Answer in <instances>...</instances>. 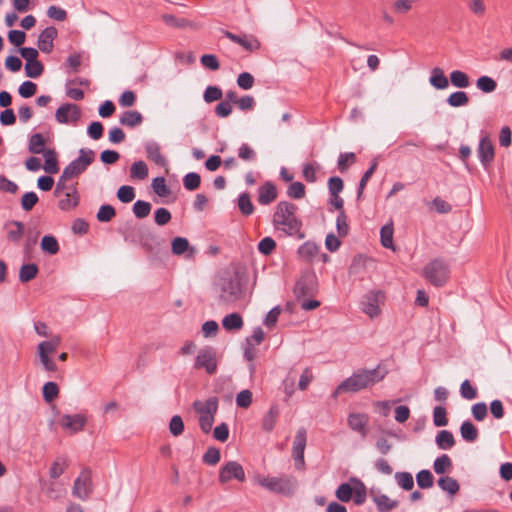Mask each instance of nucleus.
<instances>
[{"label":"nucleus","instance_id":"f257e3e1","mask_svg":"<svg viewBox=\"0 0 512 512\" xmlns=\"http://www.w3.org/2000/svg\"><path fill=\"white\" fill-rule=\"evenodd\" d=\"M389 370L383 361L373 369L359 368L351 376L343 380L334 390L333 397L342 393H358L362 390L371 389L377 383L383 381Z\"/></svg>","mask_w":512,"mask_h":512},{"label":"nucleus","instance_id":"f03ea898","mask_svg":"<svg viewBox=\"0 0 512 512\" xmlns=\"http://www.w3.org/2000/svg\"><path fill=\"white\" fill-rule=\"evenodd\" d=\"M298 207L289 201H280L275 208L273 225L281 229L288 236H295L303 239L305 233L302 231V221L296 216Z\"/></svg>","mask_w":512,"mask_h":512},{"label":"nucleus","instance_id":"7ed1b4c3","mask_svg":"<svg viewBox=\"0 0 512 512\" xmlns=\"http://www.w3.org/2000/svg\"><path fill=\"white\" fill-rule=\"evenodd\" d=\"M220 300L224 303H231L239 300L242 295V282L238 272L227 273L221 277L219 282Z\"/></svg>","mask_w":512,"mask_h":512},{"label":"nucleus","instance_id":"20e7f679","mask_svg":"<svg viewBox=\"0 0 512 512\" xmlns=\"http://www.w3.org/2000/svg\"><path fill=\"white\" fill-rule=\"evenodd\" d=\"M423 275L432 285L442 287L449 279V268L442 259L436 258L424 267Z\"/></svg>","mask_w":512,"mask_h":512},{"label":"nucleus","instance_id":"39448f33","mask_svg":"<svg viewBox=\"0 0 512 512\" xmlns=\"http://www.w3.org/2000/svg\"><path fill=\"white\" fill-rule=\"evenodd\" d=\"M95 160V152L88 148L79 150V156L64 168V178H74L86 171Z\"/></svg>","mask_w":512,"mask_h":512},{"label":"nucleus","instance_id":"423d86ee","mask_svg":"<svg viewBox=\"0 0 512 512\" xmlns=\"http://www.w3.org/2000/svg\"><path fill=\"white\" fill-rule=\"evenodd\" d=\"M318 283L314 272L307 271L302 273L294 286V295L297 300L306 297H313L317 293Z\"/></svg>","mask_w":512,"mask_h":512},{"label":"nucleus","instance_id":"0eeeda50","mask_svg":"<svg viewBox=\"0 0 512 512\" xmlns=\"http://www.w3.org/2000/svg\"><path fill=\"white\" fill-rule=\"evenodd\" d=\"M93 493L92 470L85 467L75 479L72 488V495L85 501Z\"/></svg>","mask_w":512,"mask_h":512},{"label":"nucleus","instance_id":"6e6552de","mask_svg":"<svg viewBox=\"0 0 512 512\" xmlns=\"http://www.w3.org/2000/svg\"><path fill=\"white\" fill-rule=\"evenodd\" d=\"M193 367L196 370L204 369L209 375L215 374L218 367L215 349L211 346H205L200 349Z\"/></svg>","mask_w":512,"mask_h":512},{"label":"nucleus","instance_id":"1a4fd4ad","mask_svg":"<svg viewBox=\"0 0 512 512\" xmlns=\"http://www.w3.org/2000/svg\"><path fill=\"white\" fill-rule=\"evenodd\" d=\"M257 483L269 491L281 494H292L295 488V483L291 479L284 477L258 476Z\"/></svg>","mask_w":512,"mask_h":512},{"label":"nucleus","instance_id":"9d476101","mask_svg":"<svg viewBox=\"0 0 512 512\" xmlns=\"http://www.w3.org/2000/svg\"><path fill=\"white\" fill-rule=\"evenodd\" d=\"M307 443V432L306 429L301 427L298 429L292 448V458L295 463V468L297 470L303 471L305 470V460H304V451Z\"/></svg>","mask_w":512,"mask_h":512},{"label":"nucleus","instance_id":"9b49d317","mask_svg":"<svg viewBox=\"0 0 512 512\" xmlns=\"http://www.w3.org/2000/svg\"><path fill=\"white\" fill-rule=\"evenodd\" d=\"M232 479L239 482H244L246 479L245 471L242 465L237 461H229L219 470V482L221 484H225Z\"/></svg>","mask_w":512,"mask_h":512},{"label":"nucleus","instance_id":"f8f14e48","mask_svg":"<svg viewBox=\"0 0 512 512\" xmlns=\"http://www.w3.org/2000/svg\"><path fill=\"white\" fill-rule=\"evenodd\" d=\"M477 154L483 168L488 170L491 167L495 157V148L488 135L481 137L477 149Z\"/></svg>","mask_w":512,"mask_h":512},{"label":"nucleus","instance_id":"ddd939ff","mask_svg":"<svg viewBox=\"0 0 512 512\" xmlns=\"http://www.w3.org/2000/svg\"><path fill=\"white\" fill-rule=\"evenodd\" d=\"M55 118L59 123H76L81 118V108L72 103L62 104L55 113Z\"/></svg>","mask_w":512,"mask_h":512},{"label":"nucleus","instance_id":"4468645a","mask_svg":"<svg viewBox=\"0 0 512 512\" xmlns=\"http://www.w3.org/2000/svg\"><path fill=\"white\" fill-rule=\"evenodd\" d=\"M383 297L382 291H369L364 295L361 302L362 311L371 318L378 316L381 312L379 307L380 298Z\"/></svg>","mask_w":512,"mask_h":512},{"label":"nucleus","instance_id":"2eb2a0df","mask_svg":"<svg viewBox=\"0 0 512 512\" xmlns=\"http://www.w3.org/2000/svg\"><path fill=\"white\" fill-rule=\"evenodd\" d=\"M58 37V30L54 26L46 27L38 36L37 46L43 53H51L54 48V40Z\"/></svg>","mask_w":512,"mask_h":512},{"label":"nucleus","instance_id":"dca6fc26","mask_svg":"<svg viewBox=\"0 0 512 512\" xmlns=\"http://www.w3.org/2000/svg\"><path fill=\"white\" fill-rule=\"evenodd\" d=\"M87 423V417L84 414H64L60 419L62 428L69 430L71 433H77L84 429Z\"/></svg>","mask_w":512,"mask_h":512},{"label":"nucleus","instance_id":"f3484780","mask_svg":"<svg viewBox=\"0 0 512 512\" xmlns=\"http://www.w3.org/2000/svg\"><path fill=\"white\" fill-rule=\"evenodd\" d=\"M368 422L369 417L365 413H350L347 418L349 428L359 433L363 438L368 435Z\"/></svg>","mask_w":512,"mask_h":512},{"label":"nucleus","instance_id":"a211bd4d","mask_svg":"<svg viewBox=\"0 0 512 512\" xmlns=\"http://www.w3.org/2000/svg\"><path fill=\"white\" fill-rule=\"evenodd\" d=\"M224 36L226 38H228L229 40H231L232 42L239 44L240 46H242L245 50H247L249 52H254V51L260 49V46H261L258 39L253 36H247L245 34L237 35L230 31H225Z\"/></svg>","mask_w":512,"mask_h":512},{"label":"nucleus","instance_id":"6ab92c4d","mask_svg":"<svg viewBox=\"0 0 512 512\" xmlns=\"http://www.w3.org/2000/svg\"><path fill=\"white\" fill-rule=\"evenodd\" d=\"M80 202V195L77 190V183L70 185L69 191H66L64 198L58 202V207L62 211H70L76 208Z\"/></svg>","mask_w":512,"mask_h":512},{"label":"nucleus","instance_id":"aec40b11","mask_svg":"<svg viewBox=\"0 0 512 512\" xmlns=\"http://www.w3.org/2000/svg\"><path fill=\"white\" fill-rule=\"evenodd\" d=\"M137 237L138 243L147 253H153L159 246L156 235L148 228H140Z\"/></svg>","mask_w":512,"mask_h":512},{"label":"nucleus","instance_id":"412c9836","mask_svg":"<svg viewBox=\"0 0 512 512\" xmlns=\"http://www.w3.org/2000/svg\"><path fill=\"white\" fill-rule=\"evenodd\" d=\"M278 196L276 185L271 181H266L258 188L257 201L261 205H269L276 200Z\"/></svg>","mask_w":512,"mask_h":512},{"label":"nucleus","instance_id":"4be33fe9","mask_svg":"<svg viewBox=\"0 0 512 512\" xmlns=\"http://www.w3.org/2000/svg\"><path fill=\"white\" fill-rule=\"evenodd\" d=\"M7 229V239L18 244L24 235V224L21 221L11 220L5 224Z\"/></svg>","mask_w":512,"mask_h":512},{"label":"nucleus","instance_id":"5701e85b","mask_svg":"<svg viewBox=\"0 0 512 512\" xmlns=\"http://www.w3.org/2000/svg\"><path fill=\"white\" fill-rule=\"evenodd\" d=\"M280 415V410L278 405L272 404L264 415L261 423V427L265 432H272L277 423L278 417Z\"/></svg>","mask_w":512,"mask_h":512},{"label":"nucleus","instance_id":"b1692460","mask_svg":"<svg viewBox=\"0 0 512 512\" xmlns=\"http://www.w3.org/2000/svg\"><path fill=\"white\" fill-rule=\"evenodd\" d=\"M145 150L147 153V157L156 165L162 167L166 166L167 161L165 157L161 154V149L157 142L151 141L146 143Z\"/></svg>","mask_w":512,"mask_h":512},{"label":"nucleus","instance_id":"393cba45","mask_svg":"<svg viewBox=\"0 0 512 512\" xmlns=\"http://www.w3.org/2000/svg\"><path fill=\"white\" fill-rule=\"evenodd\" d=\"M429 82L434 88L438 90H444L449 86V79L446 77L443 69L440 67H435L432 69Z\"/></svg>","mask_w":512,"mask_h":512},{"label":"nucleus","instance_id":"a878e982","mask_svg":"<svg viewBox=\"0 0 512 512\" xmlns=\"http://www.w3.org/2000/svg\"><path fill=\"white\" fill-rule=\"evenodd\" d=\"M194 409L201 413V415H215L218 409V398L210 397L206 400L205 404L200 401H195L193 404Z\"/></svg>","mask_w":512,"mask_h":512},{"label":"nucleus","instance_id":"bb28decb","mask_svg":"<svg viewBox=\"0 0 512 512\" xmlns=\"http://www.w3.org/2000/svg\"><path fill=\"white\" fill-rule=\"evenodd\" d=\"M44 166L43 169L49 174H56L59 172V163L57 159V153L54 149H47L44 154Z\"/></svg>","mask_w":512,"mask_h":512},{"label":"nucleus","instance_id":"cd10ccee","mask_svg":"<svg viewBox=\"0 0 512 512\" xmlns=\"http://www.w3.org/2000/svg\"><path fill=\"white\" fill-rule=\"evenodd\" d=\"M45 145L46 140L41 133L32 134L29 137L28 151L32 154H44L47 150Z\"/></svg>","mask_w":512,"mask_h":512},{"label":"nucleus","instance_id":"c85d7f7f","mask_svg":"<svg viewBox=\"0 0 512 512\" xmlns=\"http://www.w3.org/2000/svg\"><path fill=\"white\" fill-rule=\"evenodd\" d=\"M119 122L123 126L135 127L143 122V116L136 110H127L122 113Z\"/></svg>","mask_w":512,"mask_h":512},{"label":"nucleus","instance_id":"c756f323","mask_svg":"<svg viewBox=\"0 0 512 512\" xmlns=\"http://www.w3.org/2000/svg\"><path fill=\"white\" fill-rule=\"evenodd\" d=\"M171 250L174 255H182L189 251L193 255L195 249L190 247L189 241L184 237H175L171 242Z\"/></svg>","mask_w":512,"mask_h":512},{"label":"nucleus","instance_id":"7c9ffc66","mask_svg":"<svg viewBox=\"0 0 512 512\" xmlns=\"http://www.w3.org/2000/svg\"><path fill=\"white\" fill-rule=\"evenodd\" d=\"M319 248L316 243L307 241L298 248L297 253L299 257L310 262L318 254Z\"/></svg>","mask_w":512,"mask_h":512},{"label":"nucleus","instance_id":"2f4dec72","mask_svg":"<svg viewBox=\"0 0 512 512\" xmlns=\"http://www.w3.org/2000/svg\"><path fill=\"white\" fill-rule=\"evenodd\" d=\"M435 442L439 449L448 450L455 445V439L451 431L441 430L437 433Z\"/></svg>","mask_w":512,"mask_h":512},{"label":"nucleus","instance_id":"473e14b6","mask_svg":"<svg viewBox=\"0 0 512 512\" xmlns=\"http://www.w3.org/2000/svg\"><path fill=\"white\" fill-rule=\"evenodd\" d=\"M243 325V319L239 313L228 314L222 320V326L227 331L240 330Z\"/></svg>","mask_w":512,"mask_h":512},{"label":"nucleus","instance_id":"72a5a7b5","mask_svg":"<svg viewBox=\"0 0 512 512\" xmlns=\"http://www.w3.org/2000/svg\"><path fill=\"white\" fill-rule=\"evenodd\" d=\"M460 434L467 442H475L479 436L477 427L469 420L464 421L460 426Z\"/></svg>","mask_w":512,"mask_h":512},{"label":"nucleus","instance_id":"f704fd0d","mask_svg":"<svg viewBox=\"0 0 512 512\" xmlns=\"http://www.w3.org/2000/svg\"><path fill=\"white\" fill-rule=\"evenodd\" d=\"M69 461L66 457H57L49 468V476L52 479H58L68 468Z\"/></svg>","mask_w":512,"mask_h":512},{"label":"nucleus","instance_id":"c9c22d12","mask_svg":"<svg viewBox=\"0 0 512 512\" xmlns=\"http://www.w3.org/2000/svg\"><path fill=\"white\" fill-rule=\"evenodd\" d=\"M39 272V268L35 263L23 264L19 271V280L21 283H27L33 280Z\"/></svg>","mask_w":512,"mask_h":512},{"label":"nucleus","instance_id":"e433bc0d","mask_svg":"<svg viewBox=\"0 0 512 512\" xmlns=\"http://www.w3.org/2000/svg\"><path fill=\"white\" fill-rule=\"evenodd\" d=\"M374 502L377 506V510L379 512H389L395 509L399 502L396 500H391L387 495L381 494L379 496L374 497Z\"/></svg>","mask_w":512,"mask_h":512},{"label":"nucleus","instance_id":"4c0bfd02","mask_svg":"<svg viewBox=\"0 0 512 512\" xmlns=\"http://www.w3.org/2000/svg\"><path fill=\"white\" fill-rule=\"evenodd\" d=\"M40 247L44 253L55 255L59 252V243L53 235H45L41 239Z\"/></svg>","mask_w":512,"mask_h":512},{"label":"nucleus","instance_id":"58836bf2","mask_svg":"<svg viewBox=\"0 0 512 512\" xmlns=\"http://www.w3.org/2000/svg\"><path fill=\"white\" fill-rule=\"evenodd\" d=\"M437 484L443 491H446L450 495H455L460 489L458 481L450 476L440 477Z\"/></svg>","mask_w":512,"mask_h":512},{"label":"nucleus","instance_id":"ea45409f","mask_svg":"<svg viewBox=\"0 0 512 512\" xmlns=\"http://www.w3.org/2000/svg\"><path fill=\"white\" fill-rule=\"evenodd\" d=\"M451 84L456 88H467L470 86V78L469 76L460 70H454L450 73L449 78Z\"/></svg>","mask_w":512,"mask_h":512},{"label":"nucleus","instance_id":"a19ab883","mask_svg":"<svg viewBox=\"0 0 512 512\" xmlns=\"http://www.w3.org/2000/svg\"><path fill=\"white\" fill-rule=\"evenodd\" d=\"M377 165H378L377 161L373 160L371 162L370 167L362 175L359 185H358V188H357V200L358 201L362 199L365 187H366L369 179L371 178V176L374 174L375 170L377 169Z\"/></svg>","mask_w":512,"mask_h":512},{"label":"nucleus","instance_id":"79ce46f5","mask_svg":"<svg viewBox=\"0 0 512 512\" xmlns=\"http://www.w3.org/2000/svg\"><path fill=\"white\" fill-rule=\"evenodd\" d=\"M61 343V338L59 336L53 337L49 341H43L38 345L39 357L41 358L43 355H49L54 353Z\"/></svg>","mask_w":512,"mask_h":512},{"label":"nucleus","instance_id":"37998d69","mask_svg":"<svg viewBox=\"0 0 512 512\" xmlns=\"http://www.w3.org/2000/svg\"><path fill=\"white\" fill-rule=\"evenodd\" d=\"M238 208L244 216H250L251 214H253L255 208L251 201L249 193L243 192L239 195Z\"/></svg>","mask_w":512,"mask_h":512},{"label":"nucleus","instance_id":"c03bdc74","mask_svg":"<svg viewBox=\"0 0 512 512\" xmlns=\"http://www.w3.org/2000/svg\"><path fill=\"white\" fill-rule=\"evenodd\" d=\"M446 102L451 107H462L469 103V96L464 91H456L448 96Z\"/></svg>","mask_w":512,"mask_h":512},{"label":"nucleus","instance_id":"a18cd8bd","mask_svg":"<svg viewBox=\"0 0 512 512\" xmlns=\"http://www.w3.org/2000/svg\"><path fill=\"white\" fill-rule=\"evenodd\" d=\"M44 72V65L38 59L25 63V75L29 78H38Z\"/></svg>","mask_w":512,"mask_h":512},{"label":"nucleus","instance_id":"49530a36","mask_svg":"<svg viewBox=\"0 0 512 512\" xmlns=\"http://www.w3.org/2000/svg\"><path fill=\"white\" fill-rule=\"evenodd\" d=\"M130 176L135 179L144 180L148 176V166L142 161H135L130 168Z\"/></svg>","mask_w":512,"mask_h":512},{"label":"nucleus","instance_id":"de8ad7c7","mask_svg":"<svg viewBox=\"0 0 512 512\" xmlns=\"http://www.w3.org/2000/svg\"><path fill=\"white\" fill-rule=\"evenodd\" d=\"M43 399L47 403L53 402L59 395V387L57 383L49 381L46 382L42 388Z\"/></svg>","mask_w":512,"mask_h":512},{"label":"nucleus","instance_id":"09e8293b","mask_svg":"<svg viewBox=\"0 0 512 512\" xmlns=\"http://www.w3.org/2000/svg\"><path fill=\"white\" fill-rule=\"evenodd\" d=\"M116 216L115 208L110 204H103L100 206L96 218L101 223L111 221Z\"/></svg>","mask_w":512,"mask_h":512},{"label":"nucleus","instance_id":"8fccbe9b","mask_svg":"<svg viewBox=\"0 0 512 512\" xmlns=\"http://www.w3.org/2000/svg\"><path fill=\"white\" fill-rule=\"evenodd\" d=\"M356 155L353 152L340 153L337 161V168L341 173L348 170L351 164L356 162Z\"/></svg>","mask_w":512,"mask_h":512},{"label":"nucleus","instance_id":"3c124183","mask_svg":"<svg viewBox=\"0 0 512 512\" xmlns=\"http://www.w3.org/2000/svg\"><path fill=\"white\" fill-rule=\"evenodd\" d=\"M452 467L451 458L447 454L437 457L433 463V469L436 474H444Z\"/></svg>","mask_w":512,"mask_h":512},{"label":"nucleus","instance_id":"603ef678","mask_svg":"<svg viewBox=\"0 0 512 512\" xmlns=\"http://www.w3.org/2000/svg\"><path fill=\"white\" fill-rule=\"evenodd\" d=\"M416 481L421 489H428L433 486L434 477L430 470L424 469L416 474Z\"/></svg>","mask_w":512,"mask_h":512},{"label":"nucleus","instance_id":"864d4df0","mask_svg":"<svg viewBox=\"0 0 512 512\" xmlns=\"http://www.w3.org/2000/svg\"><path fill=\"white\" fill-rule=\"evenodd\" d=\"M395 479L403 490L410 491L414 487V479L410 472H396Z\"/></svg>","mask_w":512,"mask_h":512},{"label":"nucleus","instance_id":"5fc2aeb1","mask_svg":"<svg viewBox=\"0 0 512 512\" xmlns=\"http://www.w3.org/2000/svg\"><path fill=\"white\" fill-rule=\"evenodd\" d=\"M476 86L483 93H492L497 88V82L489 76H481L477 79Z\"/></svg>","mask_w":512,"mask_h":512},{"label":"nucleus","instance_id":"6e6d98bb","mask_svg":"<svg viewBox=\"0 0 512 512\" xmlns=\"http://www.w3.org/2000/svg\"><path fill=\"white\" fill-rule=\"evenodd\" d=\"M336 230L339 237H346L349 233L348 217L345 211L338 212L336 218Z\"/></svg>","mask_w":512,"mask_h":512},{"label":"nucleus","instance_id":"4d7b16f0","mask_svg":"<svg viewBox=\"0 0 512 512\" xmlns=\"http://www.w3.org/2000/svg\"><path fill=\"white\" fill-rule=\"evenodd\" d=\"M201 177L196 172H189L183 177L184 188L188 191H194L200 187Z\"/></svg>","mask_w":512,"mask_h":512},{"label":"nucleus","instance_id":"13d9d810","mask_svg":"<svg viewBox=\"0 0 512 512\" xmlns=\"http://www.w3.org/2000/svg\"><path fill=\"white\" fill-rule=\"evenodd\" d=\"M393 225L387 224L381 227L380 238L381 244L385 248H393Z\"/></svg>","mask_w":512,"mask_h":512},{"label":"nucleus","instance_id":"bf43d9fd","mask_svg":"<svg viewBox=\"0 0 512 512\" xmlns=\"http://www.w3.org/2000/svg\"><path fill=\"white\" fill-rule=\"evenodd\" d=\"M151 208L152 206L149 202L137 200L133 205V213L137 218L143 219L150 214Z\"/></svg>","mask_w":512,"mask_h":512},{"label":"nucleus","instance_id":"052dcab7","mask_svg":"<svg viewBox=\"0 0 512 512\" xmlns=\"http://www.w3.org/2000/svg\"><path fill=\"white\" fill-rule=\"evenodd\" d=\"M223 97V91L218 86L209 85L203 94V99L206 103H212L214 101L221 100Z\"/></svg>","mask_w":512,"mask_h":512},{"label":"nucleus","instance_id":"680f3d73","mask_svg":"<svg viewBox=\"0 0 512 512\" xmlns=\"http://www.w3.org/2000/svg\"><path fill=\"white\" fill-rule=\"evenodd\" d=\"M152 188L159 197H167L171 193L170 188L166 185L164 177L154 178L152 180Z\"/></svg>","mask_w":512,"mask_h":512},{"label":"nucleus","instance_id":"e2e57ef3","mask_svg":"<svg viewBox=\"0 0 512 512\" xmlns=\"http://www.w3.org/2000/svg\"><path fill=\"white\" fill-rule=\"evenodd\" d=\"M433 423L436 427H443L448 424L447 411L443 406H436L433 410Z\"/></svg>","mask_w":512,"mask_h":512},{"label":"nucleus","instance_id":"0e129e2a","mask_svg":"<svg viewBox=\"0 0 512 512\" xmlns=\"http://www.w3.org/2000/svg\"><path fill=\"white\" fill-rule=\"evenodd\" d=\"M221 458L220 449L211 446L207 449L202 457V461L207 465H216Z\"/></svg>","mask_w":512,"mask_h":512},{"label":"nucleus","instance_id":"69168bd1","mask_svg":"<svg viewBox=\"0 0 512 512\" xmlns=\"http://www.w3.org/2000/svg\"><path fill=\"white\" fill-rule=\"evenodd\" d=\"M38 201L39 198L35 192H26L21 198V207L24 211H31Z\"/></svg>","mask_w":512,"mask_h":512},{"label":"nucleus","instance_id":"338daca9","mask_svg":"<svg viewBox=\"0 0 512 512\" xmlns=\"http://www.w3.org/2000/svg\"><path fill=\"white\" fill-rule=\"evenodd\" d=\"M238 157L243 161L252 162L256 160L257 154L247 143H242L238 148Z\"/></svg>","mask_w":512,"mask_h":512},{"label":"nucleus","instance_id":"774afa93","mask_svg":"<svg viewBox=\"0 0 512 512\" xmlns=\"http://www.w3.org/2000/svg\"><path fill=\"white\" fill-rule=\"evenodd\" d=\"M305 185L302 182H293L288 186L287 195L293 199H301L305 196Z\"/></svg>","mask_w":512,"mask_h":512}]
</instances>
